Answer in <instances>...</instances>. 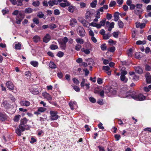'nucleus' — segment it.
I'll use <instances>...</instances> for the list:
<instances>
[{"mask_svg": "<svg viewBox=\"0 0 151 151\" xmlns=\"http://www.w3.org/2000/svg\"><path fill=\"white\" fill-rule=\"evenodd\" d=\"M27 121L28 120L25 118H24L21 120L20 124L18 127L16 129V132L18 136H20L22 132L28 128V126L27 124Z\"/></svg>", "mask_w": 151, "mask_h": 151, "instance_id": "nucleus-1", "label": "nucleus"}, {"mask_svg": "<svg viewBox=\"0 0 151 151\" xmlns=\"http://www.w3.org/2000/svg\"><path fill=\"white\" fill-rule=\"evenodd\" d=\"M68 41L67 37H64L63 39L58 40L60 47L63 50H65L66 47V43Z\"/></svg>", "mask_w": 151, "mask_h": 151, "instance_id": "nucleus-2", "label": "nucleus"}, {"mask_svg": "<svg viewBox=\"0 0 151 151\" xmlns=\"http://www.w3.org/2000/svg\"><path fill=\"white\" fill-rule=\"evenodd\" d=\"M133 95H134L133 96V99L137 101H142L144 100L145 99V96H144L141 93H138L135 91L133 93Z\"/></svg>", "mask_w": 151, "mask_h": 151, "instance_id": "nucleus-3", "label": "nucleus"}, {"mask_svg": "<svg viewBox=\"0 0 151 151\" xmlns=\"http://www.w3.org/2000/svg\"><path fill=\"white\" fill-rule=\"evenodd\" d=\"M24 18V15L22 12L19 11V14L17 16L16 19V22L17 24H20L21 22Z\"/></svg>", "mask_w": 151, "mask_h": 151, "instance_id": "nucleus-4", "label": "nucleus"}, {"mask_svg": "<svg viewBox=\"0 0 151 151\" xmlns=\"http://www.w3.org/2000/svg\"><path fill=\"white\" fill-rule=\"evenodd\" d=\"M127 73V72L126 70H123L121 73L120 79L121 81L124 83H126L127 82L128 78L125 76V75Z\"/></svg>", "mask_w": 151, "mask_h": 151, "instance_id": "nucleus-5", "label": "nucleus"}, {"mask_svg": "<svg viewBox=\"0 0 151 151\" xmlns=\"http://www.w3.org/2000/svg\"><path fill=\"white\" fill-rule=\"evenodd\" d=\"M51 115V119L52 120H57L59 118V116L57 115V111H50V112Z\"/></svg>", "mask_w": 151, "mask_h": 151, "instance_id": "nucleus-6", "label": "nucleus"}, {"mask_svg": "<svg viewBox=\"0 0 151 151\" xmlns=\"http://www.w3.org/2000/svg\"><path fill=\"white\" fill-rule=\"evenodd\" d=\"M58 1V3H60L62 1L64 2H61L59 4V5L60 6L65 8L66 6H70V3L68 1V0H57Z\"/></svg>", "mask_w": 151, "mask_h": 151, "instance_id": "nucleus-7", "label": "nucleus"}, {"mask_svg": "<svg viewBox=\"0 0 151 151\" xmlns=\"http://www.w3.org/2000/svg\"><path fill=\"white\" fill-rule=\"evenodd\" d=\"M92 45L89 42L86 43V55H88L92 51Z\"/></svg>", "mask_w": 151, "mask_h": 151, "instance_id": "nucleus-8", "label": "nucleus"}, {"mask_svg": "<svg viewBox=\"0 0 151 151\" xmlns=\"http://www.w3.org/2000/svg\"><path fill=\"white\" fill-rule=\"evenodd\" d=\"M135 92V91H129L126 92L124 95L123 96L124 98H127L128 99H130L131 98L133 99V94H134L133 93Z\"/></svg>", "mask_w": 151, "mask_h": 151, "instance_id": "nucleus-9", "label": "nucleus"}, {"mask_svg": "<svg viewBox=\"0 0 151 151\" xmlns=\"http://www.w3.org/2000/svg\"><path fill=\"white\" fill-rule=\"evenodd\" d=\"M69 105L71 109L72 110L77 108L76 102L75 101H70L69 103Z\"/></svg>", "mask_w": 151, "mask_h": 151, "instance_id": "nucleus-10", "label": "nucleus"}, {"mask_svg": "<svg viewBox=\"0 0 151 151\" xmlns=\"http://www.w3.org/2000/svg\"><path fill=\"white\" fill-rule=\"evenodd\" d=\"M94 61L91 58H88L87 60H86V65H89V67L91 69L92 68L91 65L93 64Z\"/></svg>", "mask_w": 151, "mask_h": 151, "instance_id": "nucleus-11", "label": "nucleus"}, {"mask_svg": "<svg viewBox=\"0 0 151 151\" xmlns=\"http://www.w3.org/2000/svg\"><path fill=\"white\" fill-rule=\"evenodd\" d=\"M77 31L78 35L80 36H83L84 33V30L82 27L80 26L78 27L77 29Z\"/></svg>", "mask_w": 151, "mask_h": 151, "instance_id": "nucleus-12", "label": "nucleus"}, {"mask_svg": "<svg viewBox=\"0 0 151 151\" xmlns=\"http://www.w3.org/2000/svg\"><path fill=\"white\" fill-rule=\"evenodd\" d=\"M19 103L21 106L26 107L28 106L30 104L29 102L26 100L21 101Z\"/></svg>", "mask_w": 151, "mask_h": 151, "instance_id": "nucleus-13", "label": "nucleus"}, {"mask_svg": "<svg viewBox=\"0 0 151 151\" xmlns=\"http://www.w3.org/2000/svg\"><path fill=\"white\" fill-rule=\"evenodd\" d=\"M42 95L44 98L46 99L50 103L52 99L50 95L46 92L43 93Z\"/></svg>", "mask_w": 151, "mask_h": 151, "instance_id": "nucleus-14", "label": "nucleus"}, {"mask_svg": "<svg viewBox=\"0 0 151 151\" xmlns=\"http://www.w3.org/2000/svg\"><path fill=\"white\" fill-rule=\"evenodd\" d=\"M6 85L7 88L9 90H12L14 89V85L10 81H8L7 82Z\"/></svg>", "mask_w": 151, "mask_h": 151, "instance_id": "nucleus-15", "label": "nucleus"}, {"mask_svg": "<svg viewBox=\"0 0 151 151\" xmlns=\"http://www.w3.org/2000/svg\"><path fill=\"white\" fill-rule=\"evenodd\" d=\"M146 78V81L147 83H151V76L150 73H147L145 75Z\"/></svg>", "mask_w": 151, "mask_h": 151, "instance_id": "nucleus-16", "label": "nucleus"}, {"mask_svg": "<svg viewBox=\"0 0 151 151\" xmlns=\"http://www.w3.org/2000/svg\"><path fill=\"white\" fill-rule=\"evenodd\" d=\"M7 115L5 113L0 112V120L5 121L7 119Z\"/></svg>", "mask_w": 151, "mask_h": 151, "instance_id": "nucleus-17", "label": "nucleus"}, {"mask_svg": "<svg viewBox=\"0 0 151 151\" xmlns=\"http://www.w3.org/2000/svg\"><path fill=\"white\" fill-rule=\"evenodd\" d=\"M48 4L50 6H52L54 5H57L58 4L57 0H50L48 1Z\"/></svg>", "mask_w": 151, "mask_h": 151, "instance_id": "nucleus-18", "label": "nucleus"}, {"mask_svg": "<svg viewBox=\"0 0 151 151\" xmlns=\"http://www.w3.org/2000/svg\"><path fill=\"white\" fill-rule=\"evenodd\" d=\"M109 92L111 94L114 95L116 93V91L115 88L112 87H110L108 88Z\"/></svg>", "mask_w": 151, "mask_h": 151, "instance_id": "nucleus-19", "label": "nucleus"}, {"mask_svg": "<svg viewBox=\"0 0 151 151\" xmlns=\"http://www.w3.org/2000/svg\"><path fill=\"white\" fill-rule=\"evenodd\" d=\"M51 37L48 34H46L43 38V41L45 43L48 42L50 40Z\"/></svg>", "mask_w": 151, "mask_h": 151, "instance_id": "nucleus-20", "label": "nucleus"}, {"mask_svg": "<svg viewBox=\"0 0 151 151\" xmlns=\"http://www.w3.org/2000/svg\"><path fill=\"white\" fill-rule=\"evenodd\" d=\"M136 72L139 74H141L143 73V70L139 66L135 67Z\"/></svg>", "mask_w": 151, "mask_h": 151, "instance_id": "nucleus-21", "label": "nucleus"}, {"mask_svg": "<svg viewBox=\"0 0 151 151\" xmlns=\"http://www.w3.org/2000/svg\"><path fill=\"white\" fill-rule=\"evenodd\" d=\"M33 9L30 7H28L25 9L24 12L26 14H30L32 13Z\"/></svg>", "mask_w": 151, "mask_h": 151, "instance_id": "nucleus-22", "label": "nucleus"}, {"mask_svg": "<svg viewBox=\"0 0 151 151\" xmlns=\"http://www.w3.org/2000/svg\"><path fill=\"white\" fill-rule=\"evenodd\" d=\"M93 14V13L91 11H87L86 13V17L87 18H91Z\"/></svg>", "mask_w": 151, "mask_h": 151, "instance_id": "nucleus-23", "label": "nucleus"}, {"mask_svg": "<svg viewBox=\"0 0 151 151\" xmlns=\"http://www.w3.org/2000/svg\"><path fill=\"white\" fill-rule=\"evenodd\" d=\"M15 48L17 50H19L21 49V45L20 42H18L15 45Z\"/></svg>", "mask_w": 151, "mask_h": 151, "instance_id": "nucleus-24", "label": "nucleus"}, {"mask_svg": "<svg viewBox=\"0 0 151 151\" xmlns=\"http://www.w3.org/2000/svg\"><path fill=\"white\" fill-rule=\"evenodd\" d=\"M70 25L72 26L76 24L77 23L76 20L74 18L71 19L70 21Z\"/></svg>", "mask_w": 151, "mask_h": 151, "instance_id": "nucleus-25", "label": "nucleus"}, {"mask_svg": "<svg viewBox=\"0 0 151 151\" xmlns=\"http://www.w3.org/2000/svg\"><path fill=\"white\" fill-rule=\"evenodd\" d=\"M90 26L94 27H96L98 29L100 28V26L99 25V24H96L94 22H92L90 24Z\"/></svg>", "mask_w": 151, "mask_h": 151, "instance_id": "nucleus-26", "label": "nucleus"}, {"mask_svg": "<svg viewBox=\"0 0 151 151\" xmlns=\"http://www.w3.org/2000/svg\"><path fill=\"white\" fill-rule=\"evenodd\" d=\"M30 64L34 67H37L38 65V63L36 61H32L30 63Z\"/></svg>", "mask_w": 151, "mask_h": 151, "instance_id": "nucleus-27", "label": "nucleus"}, {"mask_svg": "<svg viewBox=\"0 0 151 151\" xmlns=\"http://www.w3.org/2000/svg\"><path fill=\"white\" fill-rule=\"evenodd\" d=\"M114 20L116 22L118 20L119 17V13L118 12H116L115 13L114 15Z\"/></svg>", "mask_w": 151, "mask_h": 151, "instance_id": "nucleus-28", "label": "nucleus"}, {"mask_svg": "<svg viewBox=\"0 0 151 151\" xmlns=\"http://www.w3.org/2000/svg\"><path fill=\"white\" fill-rule=\"evenodd\" d=\"M49 67L51 68H56V65L53 62H50L49 65Z\"/></svg>", "mask_w": 151, "mask_h": 151, "instance_id": "nucleus-29", "label": "nucleus"}, {"mask_svg": "<svg viewBox=\"0 0 151 151\" xmlns=\"http://www.w3.org/2000/svg\"><path fill=\"white\" fill-rule=\"evenodd\" d=\"M33 41L35 42H37L40 40V37L39 36L36 35L33 37Z\"/></svg>", "mask_w": 151, "mask_h": 151, "instance_id": "nucleus-30", "label": "nucleus"}, {"mask_svg": "<svg viewBox=\"0 0 151 151\" xmlns=\"http://www.w3.org/2000/svg\"><path fill=\"white\" fill-rule=\"evenodd\" d=\"M21 117V116L19 115H16L14 117V120L15 122H17L19 121L20 118Z\"/></svg>", "mask_w": 151, "mask_h": 151, "instance_id": "nucleus-31", "label": "nucleus"}, {"mask_svg": "<svg viewBox=\"0 0 151 151\" xmlns=\"http://www.w3.org/2000/svg\"><path fill=\"white\" fill-rule=\"evenodd\" d=\"M146 43V41L143 40L142 41L141 40H138L136 42V44L138 45H144Z\"/></svg>", "mask_w": 151, "mask_h": 151, "instance_id": "nucleus-32", "label": "nucleus"}, {"mask_svg": "<svg viewBox=\"0 0 151 151\" xmlns=\"http://www.w3.org/2000/svg\"><path fill=\"white\" fill-rule=\"evenodd\" d=\"M25 75L26 76L27 78L29 79L31 76V74L30 72L29 71H28L25 72Z\"/></svg>", "mask_w": 151, "mask_h": 151, "instance_id": "nucleus-33", "label": "nucleus"}, {"mask_svg": "<svg viewBox=\"0 0 151 151\" xmlns=\"http://www.w3.org/2000/svg\"><path fill=\"white\" fill-rule=\"evenodd\" d=\"M134 12L135 14L139 15L140 14V13L142 12V9H135L134 11Z\"/></svg>", "mask_w": 151, "mask_h": 151, "instance_id": "nucleus-34", "label": "nucleus"}, {"mask_svg": "<svg viewBox=\"0 0 151 151\" xmlns=\"http://www.w3.org/2000/svg\"><path fill=\"white\" fill-rule=\"evenodd\" d=\"M76 41L78 43L80 44H83L84 42V41L82 39L80 38H78L76 39Z\"/></svg>", "mask_w": 151, "mask_h": 151, "instance_id": "nucleus-35", "label": "nucleus"}, {"mask_svg": "<svg viewBox=\"0 0 151 151\" xmlns=\"http://www.w3.org/2000/svg\"><path fill=\"white\" fill-rule=\"evenodd\" d=\"M47 109L43 107H40L38 109V111L40 112H43L46 111Z\"/></svg>", "mask_w": 151, "mask_h": 151, "instance_id": "nucleus-36", "label": "nucleus"}, {"mask_svg": "<svg viewBox=\"0 0 151 151\" xmlns=\"http://www.w3.org/2000/svg\"><path fill=\"white\" fill-rule=\"evenodd\" d=\"M58 47L57 45L52 44L50 45V48L51 50H55L58 48Z\"/></svg>", "mask_w": 151, "mask_h": 151, "instance_id": "nucleus-37", "label": "nucleus"}, {"mask_svg": "<svg viewBox=\"0 0 151 151\" xmlns=\"http://www.w3.org/2000/svg\"><path fill=\"white\" fill-rule=\"evenodd\" d=\"M96 4L97 1H94L90 4V6L92 8H94L96 7Z\"/></svg>", "mask_w": 151, "mask_h": 151, "instance_id": "nucleus-38", "label": "nucleus"}, {"mask_svg": "<svg viewBox=\"0 0 151 151\" xmlns=\"http://www.w3.org/2000/svg\"><path fill=\"white\" fill-rule=\"evenodd\" d=\"M105 22L106 19H104L100 22L99 24V25L100 26V28L101 27V26H104V25L105 23Z\"/></svg>", "mask_w": 151, "mask_h": 151, "instance_id": "nucleus-39", "label": "nucleus"}, {"mask_svg": "<svg viewBox=\"0 0 151 151\" xmlns=\"http://www.w3.org/2000/svg\"><path fill=\"white\" fill-rule=\"evenodd\" d=\"M40 2L39 1H34L32 3V5L35 7L39 6L40 5Z\"/></svg>", "mask_w": 151, "mask_h": 151, "instance_id": "nucleus-40", "label": "nucleus"}, {"mask_svg": "<svg viewBox=\"0 0 151 151\" xmlns=\"http://www.w3.org/2000/svg\"><path fill=\"white\" fill-rule=\"evenodd\" d=\"M103 38L104 40H107L111 36V35H109L108 34H104L103 35Z\"/></svg>", "mask_w": 151, "mask_h": 151, "instance_id": "nucleus-41", "label": "nucleus"}, {"mask_svg": "<svg viewBox=\"0 0 151 151\" xmlns=\"http://www.w3.org/2000/svg\"><path fill=\"white\" fill-rule=\"evenodd\" d=\"M119 32L118 31L114 32L112 33L113 36L114 37L117 38L118 37V35H119Z\"/></svg>", "mask_w": 151, "mask_h": 151, "instance_id": "nucleus-42", "label": "nucleus"}, {"mask_svg": "<svg viewBox=\"0 0 151 151\" xmlns=\"http://www.w3.org/2000/svg\"><path fill=\"white\" fill-rule=\"evenodd\" d=\"M108 50L109 51L113 52L115 50V48L114 46H112L109 48Z\"/></svg>", "mask_w": 151, "mask_h": 151, "instance_id": "nucleus-43", "label": "nucleus"}, {"mask_svg": "<svg viewBox=\"0 0 151 151\" xmlns=\"http://www.w3.org/2000/svg\"><path fill=\"white\" fill-rule=\"evenodd\" d=\"M49 27L50 29L51 30H53L55 28H56L57 26L55 24H52L49 26Z\"/></svg>", "mask_w": 151, "mask_h": 151, "instance_id": "nucleus-44", "label": "nucleus"}, {"mask_svg": "<svg viewBox=\"0 0 151 151\" xmlns=\"http://www.w3.org/2000/svg\"><path fill=\"white\" fill-rule=\"evenodd\" d=\"M98 94L102 97H104V91L103 90H101L98 92Z\"/></svg>", "mask_w": 151, "mask_h": 151, "instance_id": "nucleus-45", "label": "nucleus"}, {"mask_svg": "<svg viewBox=\"0 0 151 151\" xmlns=\"http://www.w3.org/2000/svg\"><path fill=\"white\" fill-rule=\"evenodd\" d=\"M44 16V14L42 12H40L37 13V16L40 18H42Z\"/></svg>", "mask_w": 151, "mask_h": 151, "instance_id": "nucleus-46", "label": "nucleus"}, {"mask_svg": "<svg viewBox=\"0 0 151 151\" xmlns=\"http://www.w3.org/2000/svg\"><path fill=\"white\" fill-rule=\"evenodd\" d=\"M71 86L76 91L78 92L79 91L80 88L78 86L75 85H72Z\"/></svg>", "mask_w": 151, "mask_h": 151, "instance_id": "nucleus-47", "label": "nucleus"}, {"mask_svg": "<svg viewBox=\"0 0 151 151\" xmlns=\"http://www.w3.org/2000/svg\"><path fill=\"white\" fill-rule=\"evenodd\" d=\"M132 79L135 81H137L139 79V77L138 76H137L135 74L134 75L132 76Z\"/></svg>", "mask_w": 151, "mask_h": 151, "instance_id": "nucleus-48", "label": "nucleus"}, {"mask_svg": "<svg viewBox=\"0 0 151 151\" xmlns=\"http://www.w3.org/2000/svg\"><path fill=\"white\" fill-rule=\"evenodd\" d=\"M101 48L102 50H105L106 49V46L105 44H102L101 46Z\"/></svg>", "mask_w": 151, "mask_h": 151, "instance_id": "nucleus-49", "label": "nucleus"}, {"mask_svg": "<svg viewBox=\"0 0 151 151\" xmlns=\"http://www.w3.org/2000/svg\"><path fill=\"white\" fill-rule=\"evenodd\" d=\"M118 24L120 28H123L124 26V24L121 21H119L118 22Z\"/></svg>", "mask_w": 151, "mask_h": 151, "instance_id": "nucleus-50", "label": "nucleus"}, {"mask_svg": "<svg viewBox=\"0 0 151 151\" xmlns=\"http://www.w3.org/2000/svg\"><path fill=\"white\" fill-rule=\"evenodd\" d=\"M68 8V10L70 12H74L73 6H69Z\"/></svg>", "mask_w": 151, "mask_h": 151, "instance_id": "nucleus-51", "label": "nucleus"}, {"mask_svg": "<svg viewBox=\"0 0 151 151\" xmlns=\"http://www.w3.org/2000/svg\"><path fill=\"white\" fill-rule=\"evenodd\" d=\"M78 20L79 22L82 23L84 26H85V20L83 18H79L78 19Z\"/></svg>", "mask_w": 151, "mask_h": 151, "instance_id": "nucleus-52", "label": "nucleus"}, {"mask_svg": "<svg viewBox=\"0 0 151 151\" xmlns=\"http://www.w3.org/2000/svg\"><path fill=\"white\" fill-rule=\"evenodd\" d=\"M145 70L148 71H150L151 70V67L148 65H145Z\"/></svg>", "mask_w": 151, "mask_h": 151, "instance_id": "nucleus-53", "label": "nucleus"}, {"mask_svg": "<svg viewBox=\"0 0 151 151\" xmlns=\"http://www.w3.org/2000/svg\"><path fill=\"white\" fill-rule=\"evenodd\" d=\"M2 12L3 15H5L6 14H8L9 12V10L8 9H3L2 11Z\"/></svg>", "mask_w": 151, "mask_h": 151, "instance_id": "nucleus-54", "label": "nucleus"}, {"mask_svg": "<svg viewBox=\"0 0 151 151\" xmlns=\"http://www.w3.org/2000/svg\"><path fill=\"white\" fill-rule=\"evenodd\" d=\"M89 100L91 102L93 103H95L96 101V99L93 97H91L89 98Z\"/></svg>", "mask_w": 151, "mask_h": 151, "instance_id": "nucleus-55", "label": "nucleus"}, {"mask_svg": "<svg viewBox=\"0 0 151 151\" xmlns=\"http://www.w3.org/2000/svg\"><path fill=\"white\" fill-rule=\"evenodd\" d=\"M81 47V45L77 44L75 46V49L77 51H79L80 50Z\"/></svg>", "mask_w": 151, "mask_h": 151, "instance_id": "nucleus-56", "label": "nucleus"}, {"mask_svg": "<svg viewBox=\"0 0 151 151\" xmlns=\"http://www.w3.org/2000/svg\"><path fill=\"white\" fill-rule=\"evenodd\" d=\"M33 21L34 23L37 24H39V19L37 18H34L33 19Z\"/></svg>", "mask_w": 151, "mask_h": 151, "instance_id": "nucleus-57", "label": "nucleus"}, {"mask_svg": "<svg viewBox=\"0 0 151 151\" xmlns=\"http://www.w3.org/2000/svg\"><path fill=\"white\" fill-rule=\"evenodd\" d=\"M64 53L61 51L58 52L57 54V56L60 58L62 57Z\"/></svg>", "mask_w": 151, "mask_h": 151, "instance_id": "nucleus-58", "label": "nucleus"}, {"mask_svg": "<svg viewBox=\"0 0 151 151\" xmlns=\"http://www.w3.org/2000/svg\"><path fill=\"white\" fill-rule=\"evenodd\" d=\"M60 12L59 10L58 9H56L54 11V14L55 15H59L60 14Z\"/></svg>", "mask_w": 151, "mask_h": 151, "instance_id": "nucleus-59", "label": "nucleus"}, {"mask_svg": "<svg viewBox=\"0 0 151 151\" xmlns=\"http://www.w3.org/2000/svg\"><path fill=\"white\" fill-rule=\"evenodd\" d=\"M103 70L107 71L110 70V68L108 66H104L103 67Z\"/></svg>", "mask_w": 151, "mask_h": 151, "instance_id": "nucleus-60", "label": "nucleus"}, {"mask_svg": "<svg viewBox=\"0 0 151 151\" xmlns=\"http://www.w3.org/2000/svg\"><path fill=\"white\" fill-rule=\"evenodd\" d=\"M116 4V2L115 1H111L110 2V3L109 4V6L110 7H112V6H115V5Z\"/></svg>", "mask_w": 151, "mask_h": 151, "instance_id": "nucleus-61", "label": "nucleus"}, {"mask_svg": "<svg viewBox=\"0 0 151 151\" xmlns=\"http://www.w3.org/2000/svg\"><path fill=\"white\" fill-rule=\"evenodd\" d=\"M42 4L44 6L46 7L48 6L49 5L47 1L45 0L42 2Z\"/></svg>", "mask_w": 151, "mask_h": 151, "instance_id": "nucleus-62", "label": "nucleus"}, {"mask_svg": "<svg viewBox=\"0 0 151 151\" xmlns=\"http://www.w3.org/2000/svg\"><path fill=\"white\" fill-rule=\"evenodd\" d=\"M112 17V16L111 14L108 13L106 14V18L109 20L111 19Z\"/></svg>", "mask_w": 151, "mask_h": 151, "instance_id": "nucleus-63", "label": "nucleus"}, {"mask_svg": "<svg viewBox=\"0 0 151 151\" xmlns=\"http://www.w3.org/2000/svg\"><path fill=\"white\" fill-rule=\"evenodd\" d=\"M19 12L17 10H15L12 13V14L14 15L17 16L19 13Z\"/></svg>", "mask_w": 151, "mask_h": 151, "instance_id": "nucleus-64", "label": "nucleus"}]
</instances>
